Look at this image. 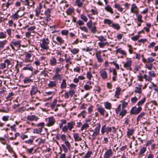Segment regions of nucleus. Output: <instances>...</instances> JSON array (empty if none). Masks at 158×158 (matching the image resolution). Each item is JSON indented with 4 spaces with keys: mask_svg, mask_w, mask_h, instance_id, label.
<instances>
[{
    "mask_svg": "<svg viewBox=\"0 0 158 158\" xmlns=\"http://www.w3.org/2000/svg\"><path fill=\"white\" fill-rule=\"evenodd\" d=\"M138 80L140 81H143V78H144L146 81H149L151 83V81L152 80V78L149 75L148 76L146 74H145L143 76H142L141 73H139V74L137 76Z\"/></svg>",
    "mask_w": 158,
    "mask_h": 158,
    "instance_id": "obj_1",
    "label": "nucleus"
},
{
    "mask_svg": "<svg viewBox=\"0 0 158 158\" xmlns=\"http://www.w3.org/2000/svg\"><path fill=\"white\" fill-rule=\"evenodd\" d=\"M86 25L91 32L93 33H96L97 30V27L95 25H93V22L91 20H90L86 23Z\"/></svg>",
    "mask_w": 158,
    "mask_h": 158,
    "instance_id": "obj_2",
    "label": "nucleus"
},
{
    "mask_svg": "<svg viewBox=\"0 0 158 158\" xmlns=\"http://www.w3.org/2000/svg\"><path fill=\"white\" fill-rule=\"evenodd\" d=\"M49 44V40L48 38H44L42 40V43L40 44V47L44 50H48Z\"/></svg>",
    "mask_w": 158,
    "mask_h": 158,
    "instance_id": "obj_3",
    "label": "nucleus"
},
{
    "mask_svg": "<svg viewBox=\"0 0 158 158\" xmlns=\"http://www.w3.org/2000/svg\"><path fill=\"white\" fill-rule=\"evenodd\" d=\"M142 108L141 106L137 108L136 106L133 107L130 111V113L132 114H138L142 110Z\"/></svg>",
    "mask_w": 158,
    "mask_h": 158,
    "instance_id": "obj_4",
    "label": "nucleus"
},
{
    "mask_svg": "<svg viewBox=\"0 0 158 158\" xmlns=\"http://www.w3.org/2000/svg\"><path fill=\"white\" fill-rule=\"evenodd\" d=\"M42 8V6L41 4H39V6H37L36 8L34 10V11L35 12V16L38 17L39 16L41 13V10Z\"/></svg>",
    "mask_w": 158,
    "mask_h": 158,
    "instance_id": "obj_5",
    "label": "nucleus"
},
{
    "mask_svg": "<svg viewBox=\"0 0 158 158\" xmlns=\"http://www.w3.org/2000/svg\"><path fill=\"white\" fill-rule=\"evenodd\" d=\"M101 51H97L95 53L96 57L98 61L100 63H101L103 61V59L101 55Z\"/></svg>",
    "mask_w": 158,
    "mask_h": 158,
    "instance_id": "obj_6",
    "label": "nucleus"
},
{
    "mask_svg": "<svg viewBox=\"0 0 158 158\" xmlns=\"http://www.w3.org/2000/svg\"><path fill=\"white\" fill-rule=\"evenodd\" d=\"M99 73L103 79H106L107 77V74L105 69H102L99 71Z\"/></svg>",
    "mask_w": 158,
    "mask_h": 158,
    "instance_id": "obj_7",
    "label": "nucleus"
},
{
    "mask_svg": "<svg viewBox=\"0 0 158 158\" xmlns=\"http://www.w3.org/2000/svg\"><path fill=\"white\" fill-rule=\"evenodd\" d=\"M97 126L95 128V131L94 132L92 136H96L99 133V131L101 127L100 123H97Z\"/></svg>",
    "mask_w": 158,
    "mask_h": 158,
    "instance_id": "obj_8",
    "label": "nucleus"
},
{
    "mask_svg": "<svg viewBox=\"0 0 158 158\" xmlns=\"http://www.w3.org/2000/svg\"><path fill=\"white\" fill-rule=\"evenodd\" d=\"M48 122L47 124V126L50 127L54 125L55 122V120L53 116L49 117L48 118Z\"/></svg>",
    "mask_w": 158,
    "mask_h": 158,
    "instance_id": "obj_9",
    "label": "nucleus"
},
{
    "mask_svg": "<svg viewBox=\"0 0 158 158\" xmlns=\"http://www.w3.org/2000/svg\"><path fill=\"white\" fill-rule=\"evenodd\" d=\"M19 11L17 10V11L14 14L12 15L11 17L14 20H17L19 18H21L24 15L23 14L21 15H19Z\"/></svg>",
    "mask_w": 158,
    "mask_h": 158,
    "instance_id": "obj_10",
    "label": "nucleus"
},
{
    "mask_svg": "<svg viewBox=\"0 0 158 158\" xmlns=\"http://www.w3.org/2000/svg\"><path fill=\"white\" fill-rule=\"evenodd\" d=\"M21 41L20 40H13L11 42V43L14 45L17 48H19L21 46Z\"/></svg>",
    "mask_w": 158,
    "mask_h": 158,
    "instance_id": "obj_11",
    "label": "nucleus"
},
{
    "mask_svg": "<svg viewBox=\"0 0 158 158\" xmlns=\"http://www.w3.org/2000/svg\"><path fill=\"white\" fill-rule=\"evenodd\" d=\"M112 154L113 152L111 149L110 148L108 149L104 154V158H109Z\"/></svg>",
    "mask_w": 158,
    "mask_h": 158,
    "instance_id": "obj_12",
    "label": "nucleus"
},
{
    "mask_svg": "<svg viewBox=\"0 0 158 158\" xmlns=\"http://www.w3.org/2000/svg\"><path fill=\"white\" fill-rule=\"evenodd\" d=\"M121 89L119 87H118L116 89L115 94L114 95V97L117 98H119V95H120Z\"/></svg>",
    "mask_w": 158,
    "mask_h": 158,
    "instance_id": "obj_13",
    "label": "nucleus"
},
{
    "mask_svg": "<svg viewBox=\"0 0 158 158\" xmlns=\"http://www.w3.org/2000/svg\"><path fill=\"white\" fill-rule=\"evenodd\" d=\"M151 83L152 84L149 86V89L152 90L154 89L156 91H158V87L157 85L153 82H151Z\"/></svg>",
    "mask_w": 158,
    "mask_h": 158,
    "instance_id": "obj_14",
    "label": "nucleus"
},
{
    "mask_svg": "<svg viewBox=\"0 0 158 158\" xmlns=\"http://www.w3.org/2000/svg\"><path fill=\"white\" fill-rule=\"evenodd\" d=\"M33 69V67L31 66V64H26V66L22 69V70H28L31 71H32Z\"/></svg>",
    "mask_w": 158,
    "mask_h": 158,
    "instance_id": "obj_15",
    "label": "nucleus"
},
{
    "mask_svg": "<svg viewBox=\"0 0 158 158\" xmlns=\"http://www.w3.org/2000/svg\"><path fill=\"white\" fill-rule=\"evenodd\" d=\"M52 79L56 81H60L61 80V76L60 74H55L52 77Z\"/></svg>",
    "mask_w": 158,
    "mask_h": 158,
    "instance_id": "obj_16",
    "label": "nucleus"
},
{
    "mask_svg": "<svg viewBox=\"0 0 158 158\" xmlns=\"http://www.w3.org/2000/svg\"><path fill=\"white\" fill-rule=\"evenodd\" d=\"M57 63H59L57 62L56 60L54 57H53L50 60V64L52 66H55Z\"/></svg>",
    "mask_w": 158,
    "mask_h": 158,
    "instance_id": "obj_17",
    "label": "nucleus"
},
{
    "mask_svg": "<svg viewBox=\"0 0 158 158\" xmlns=\"http://www.w3.org/2000/svg\"><path fill=\"white\" fill-rule=\"evenodd\" d=\"M32 88L30 91L31 94V96L33 95H35L38 92L37 88L35 86H32Z\"/></svg>",
    "mask_w": 158,
    "mask_h": 158,
    "instance_id": "obj_18",
    "label": "nucleus"
},
{
    "mask_svg": "<svg viewBox=\"0 0 158 158\" xmlns=\"http://www.w3.org/2000/svg\"><path fill=\"white\" fill-rule=\"evenodd\" d=\"M32 54L30 53H27L25 56L24 60L25 61L27 62H30L31 61L30 58L31 57Z\"/></svg>",
    "mask_w": 158,
    "mask_h": 158,
    "instance_id": "obj_19",
    "label": "nucleus"
},
{
    "mask_svg": "<svg viewBox=\"0 0 158 158\" xmlns=\"http://www.w3.org/2000/svg\"><path fill=\"white\" fill-rule=\"evenodd\" d=\"M98 45L99 48H103L104 47L106 44L107 45H109V44L107 42H100L98 43Z\"/></svg>",
    "mask_w": 158,
    "mask_h": 158,
    "instance_id": "obj_20",
    "label": "nucleus"
},
{
    "mask_svg": "<svg viewBox=\"0 0 158 158\" xmlns=\"http://www.w3.org/2000/svg\"><path fill=\"white\" fill-rule=\"evenodd\" d=\"M67 127L69 130L71 131L73 127V126L75 125V123L74 122H70L67 123Z\"/></svg>",
    "mask_w": 158,
    "mask_h": 158,
    "instance_id": "obj_21",
    "label": "nucleus"
},
{
    "mask_svg": "<svg viewBox=\"0 0 158 158\" xmlns=\"http://www.w3.org/2000/svg\"><path fill=\"white\" fill-rule=\"evenodd\" d=\"M132 64V61L130 60H127L126 62L124 64V68H129L131 66Z\"/></svg>",
    "mask_w": 158,
    "mask_h": 158,
    "instance_id": "obj_22",
    "label": "nucleus"
},
{
    "mask_svg": "<svg viewBox=\"0 0 158 158\" xmlns=\"http://www.w3.org/2000/svg\"><path fill=\"white\" fill-rule=\"evenodd\" d=\"M105 9L107 11L110 13L111 14L114 13V11L112 8L109 5H107L105 7Z\"/></svg>",
    "mask_w": 158,
    "mask_h": 158,
    "instance_id": "obj_23",
    "label": "nucleus"
},
{
    "mask_svg": "<svg viewBox=\"0 0 158 158\" xmlns=\"http://www.w3.org/2000/svg\"><path fill=\"white\" fill-rule=\"evenodd\" d=\"M73 137L74 139V140L76 142L81 141L82 139L79 136L78 134L77 133L74 134Z\"/></svg>",
    "mask_w": 158,
    "mask_h": 158,
    "instance_id": "obj_24",
    "label": "nucleus"
},
{
    "mask_svg": "<svg viewBox=\"0 0 158 158\" xmlns=\"http://www.w3.org/2000/svg\"><path fill=\"white\" fill-rule=\"evenodd\" d=\"M66 80L63 79L60 85V88L61 89H65L67 86V83L66 82Z\"/></svg>",
    "mask_w": 158,
    "mask_h": 158,
    "instance_id": "obj_25",
    "label": "nucleus"
},
{
    "mask_svg": "<svg viewBox=\"0 0 158 158\" xmlns=\"http://www.w3.org/2000/svg\"><path fill=\"white\" fill-rule=\"evenodd\" d=\"M57 82L55 81H50V83L48 84V86L49 87L52 88L55 87L56 86Z\"/></svg>",
    "mask_w": 158,
    "mask_h": 158,
    "instance_id": "obj_26",
    "label": "nucleus"
},
{
    "mask_svg": "<svg viewBox=\"0 0 158 158\" xmlns=\"http://www.w3.org/2000/svg\"><path fill=\"white\" fill-rule=\"evenodd\" d=\"M104 23L105 24H107L110 27H111V25H112L113 23V21L109 19H105L104 20Z\"/></svg>",
    "mask_w": 158,
    "mask_h": 158,
    "instance_id": "obj_27",
    "label": "nucleus"
},
{
    "mask_svg": "<svg viewBox=\"0 0 158 158\" xmlns=\"http://www.w3.org/2000/svg\"><path fill=\"white\" fill-rule=\"evenodd\" d=\"M56 40L57 41L60 43V45L64 44V40L62 39L59 36H57Z\"/></svg>",
    "mask_w": 158,
    "mask_h": 158,
    "instance_id": "obj_28",
    "label": "nucleus"
},
{
    "mask_svg": "<svg viewBox=\"0 0 158 158\" xmlns=\"http://www.w3.org/2000/svg\"><path fill=\"white\" fill-rule=\"evenodd\" d=\"M116 52L117 53H120V54L123 55H126V52L124 50H122V48H118L116 50Z\"/></svg>",
    "mask_w": 158,
    "mask_h": 158,
    "instance_id": "obj_29",
    "label": "nucleus"
},
{
    "mask_svg": "<svg viewBox=\"0 0 158 158\" xmlns=\"http://www.w3.org/2000/svg\"><path fill=\"white\" fill-rule=\"evenodd\" d=\"M74 12V8H69L66 11L67 15H70Z\"/></svg>",
    "mask_w": 158,
    "mask_h": 158,
    "instance_id": "obj_30",
    "label": "nucleus"
},
{
    "mask_svg": "<svg viewBox=\"0 0 158 158\" xmlns=\"http://www.w3.org/2000/svg\"><path fill=\"white\" fill-rule=\"evenodd\" d=\"M111 27L117 30H119L120 28V27L118 23L115 24L113 23L112 24Z\"/></svg>",
    "mask_w": 158,
    "mask_h": 158,
    "instance_id": "obj_31",
    "label": "nucleus"
},
{
    "mask_svg": "<svg viewBox=\"0 0 158 158\" xmlns=\"http://www.w3.org/2000/svg\"><path fill=\"white\" fill-rule=\"evenodd\" d=\"M75 3L78 7H81L83 5V2L80 0H76Z\"/></svg>",
    "mask_w": 158,
    "mask_h": 158,
    "instance_id": "obj_32",
    "label": "nucleus"
},
{
    "mask_svg": "<svg viewBox=\"0 0 158 158\" xmlns=\"http://www.w3.org/2000/svg\"><path fill=\"white\" fill-rule=\"evenodd\" d=\"M138 8L136 6V4L135 3L131 5V12H134V10H137L138 9Z\"/></svg>",
    "mask_w": 158,
    "mask_h": 158,
    "instance_id": "obj_33",
    "label": "nucleus"
},
{
    "mask_svg": "<svg viewBox=\"0 0 158 158\" xmlns=\"http://www.w3.org/2000/svg\"><path fill=\"white\" fill-rule=\"evenodd\" d=\"M145 114V113L142 112H141L139 115L138 116L137 118V122H138L140 119V118H142L143 116H144Z\"/></svg>",
    "mask_w": 158,
    "mask_h": 158,
    "instance_id": "obj_34",
    "label": "nucleus"
},
{
    "mask_svg": "<svg viewBox=\"0 0 158 158\" xmlns=\"http://www.w3.org/2000/svg\"><path fill=\"white\" fill-rule=\"evenodd\" d=\"M20 1L24 5L29 6L30 5V2L29 0H20Z\"/></svg>",
    "mask_w": 158,
    "mask_h": 158,
    "instance_id": "obj_35",
    "label": "nucleus"
},
{
    "mask_svg": "<svg viewBox=\"0 0 158 158\" xmlns=\"http://www.w3.org/2000/svg\"><path fill=\"white\" fill-rule=\"evenodd\" d=\"M114 7L118 9V10L121 12H122L123 10V8L121 7L120 5L117 3L115 4L114 5Z\"/></svg>",
    "mask_w": 158,
    "mask_h": 158,
    "instance_id": "obj_36",
    "label": "nucleus"
},
{
    "mask_svg": "<svg viewBox=\"0 0 158 158\" xmlns=\"http://www.w3.org/2000/svg\"><path fill=\"white\" fill-rule=\"evenodd\" d=\"M42 131V128H35L34 129L33 133H36L37 134L40 133Z\"/></svg>",
    "mask_w": 158,
    "mask_h": 158,
    "instance_id": "obj_37",
    "label": "nucleus"
},
{
    "mask_svg": "<svg viewBox=\"0 0 158 158\" xmlns=\"http://www.w3.org/2000/svg\"><path fill=\"white\" fill-rule=\"evenodd\" d=\"M104 106L105 108L106 109L110 110L111 108V104L108 102L105 103Z\"/></svg>",
    "mask_w": 158,
    "mask_h": 158,
    "instance_id": "obj_38",
    "label": "nucleus"
},
{
    "mask_svg": "<svg viewBox=\"0 0 158 158\" xmlns=\"http://www.w3.org/2000/svg\"><path fill=\"white\" fill-rule=\"evenodd\" d=\"M98 110L101 115H104V112L105 111V110L104 108L99 107L98 108Z\"/></svg>",
    "mask_w": 158,
    "mask_h": 158,
    "instance_id": "obj_39",
    "label": "nucleus"
},
{
    "mask_svg": "<svg viewBox=\"0 0 158 158\" xmlns=\"http://www.w3.org/2000/svg\"><path fill=\"white\" fill-rule=\"evenodd\" d=\"M36 116L34 115H28L27 117V119L29 120L33 121L36 118Z\"/></svg>",
    "mask_w": 158,
    "mask_h": 158,
    "instance_id": "obj_40",
    "label": "nucleus"
},
{
    "mask_svg": "<svg viewBox=\"0 0 158 158\" xmlns=\"http://www.w3.org/2000/svg\"><path fill=\"white\" fill-rule=\"evenodd\" d=\"M51 9H47L44 12V14L46 16H51L50 13L51 11Z\"/></svg>",
    "mask_w": 158,
    "mask_h": 158,
    "instance_id": "obj_41",
    "label": "nucleus"
},
{
    "mask_svg": "<svg viewBox=\"0 0 158 158\" xmlns=\"http://www.w3.org/2000/svg\"><path fill=\"white\" fill-rule=\"evenodd\" d=\"M155 60V59L151 57H149L148 58L147 60L146 59V63H152L154 62Z\"/></svg>",
    "mask_w": 158,
    "mask_h": 158,
    "instance_id": "obj_42",
    "label": "nucleus"
},
{
    "mask_svg": "<svg viewBox=\"0 0 158 158\" xmlns=\"http://www.w3.org/2000/svg\"><path fill=\"white\" fill-rule=\"evenodd\" d=\"M148 74L151 77H154L156 76V74L153 71H150L148 72Z\"/></svg>",
    "mask_w": 158,
    "mask_h": 158,
    "instance_id": "obj_43",
    "label": "nucleus"
},
{
    "mask_svg": "<svg viewBox=\"0 0 158 158\" xmlns=\"http://www.w3.org/2000/svg\"><path fill=\"white\" fill-rule=\"evenodd\" d=\"M79 51V50L78 48H73L71 50L70 52L73 54L75 55L76 54L78 53Z\"/></svg>",
    "mask_w": 158,
    "mask_h": 158,
    "instance_id": "obj_44",
    "label": "nucleus"
},
{
    "mask_svg": "<svg viewBox=\"0 0 158 158\" xmlns=\"http://www.w3.org/2000/svg\"><path fill=\"white\" fill-rule=\"evenodd\" d=\"M80 18L83 21L85 22H86L88 21V18L85 15L82 14L80 15Z\"/></svg>",
    "mask_w": 158,
    "mask_h": 158,
    "instance_id": "obj_45",
    "label": "nucleus"
},
{
    "mask_svg": "<svg viewBox=\"0 0 158 158\" xmlns=\"http://www.w3.org/2000/svg\"><path fill=\"white\" fill-rule=\"evenodd\" d=\"M31 81H32V80L30 79V78L28 77H25L23 80L24 83L25 84L30 83Z\"/></svg>",
    "mask_w": 158,
    "mask_h": 158,
    "instance_id": "obj_46",
    "label": "nucleus"
},
{
    "mask_svg": "<svg viewBox=\"0 0 158 158\" xmlns=\"http://www.w3.org/2000/svg\"><path fill=\"white\" fill-rule=\"evenodd\" d=\"M97 38H98V40L100 42H105L106 40V39L104 38L102 35L98 36Z\"/></svg>",
    "mask_w": 158,
    "mask_h": 158,
    "instance_id": "obj_47",
    "label": "nucleus"
},
{
    "mask_svg": "<svg viewBox=\"0 0 158 158\" xmlns=\"http://www.w3.org/2000/svg\"><path fill=\"white\" fill-rule=\"evenodd\" d=\"M4 62H5V64H7V66L8 67H11V62L9 59H6L4 61Z\"/></svg>",
    "mask_w": 158,
    "mask_h": 158,
    "instance_id": "obj_48",
    "label": "nucleus"
},
{
    "mask_svg": "<svg viewBox=\"0 0 158 158\" xmlns=\"http://www.w3.org/2000/svg\"><path fill=\"white\" fill-rule=\"evenodd\" d=\"M57 101L56 99H54L53 102L51 103V107L52 109H53L55 106L56 105Z\"/></svg>",
    "mask_w": 158,
    "mask_h": 158,
    "instance_id": "obj_49",
    "label": "nucleus"
},
{
    "mask_svg": "<svg viewBox=\"0 0 158 158\" xmlns=\"http://www.w3.org/2000/svg\"><path fill=\"white\" fill-rule=\"evenodd\" d=\"M145 67L149 70H151L153 67V65L152 63H150L148 64H146Z\"/></svg>",
    "mask_w": 158,
    "mask_h": 158,
    "instance_id": "obj_50",
    "label": "nucleus"
},
{
    "mask_svg": "<svg viewBox=\"0 0 158 158\" xmlns=\"http://www.w3.org/2000/svg\"><path fill=\"white\" fill-rule=\"evenodd\" d=\"M64 143L68 148V149L69 150H70L71 149V144L68 141H66L64 142Z\"/></svg>",
    "mask_w": 158,
    "mask_h": 158,
    "instance_id": "obj_51",
    "label": "nucleus"
},
{
    "mask_svg": "<svg viewBox=\"0 0 158 158\" xmlns=\"http://www.w3.org/2000/svg\"><path fill=\"white\" fill-rule=\"evenodd\" d=\"M7 41L6 40H5L2 41L0 42V48H1L2 49L4 45L6 43Z\"/></svg>",
    "mask_w": 158,
    "mask_h": 158,
    "instance_id": "obj_52",
    "label": "nucleus"
},
{
    "mask_svg": "<svg viewBox=\"0 0 158 158\" xmlns=\"http://www.w3.org/2000/svg\"><path fill=\"white\" fill-rule=\"evenodd\" d=\"M69 33V31L67 30H64L61 31V33L63 35H68Z\"/></svg>",
    "mask_w": 158,
    "mask_h": 158,
    "instance_id": "obj_53",
    "label": "nucleus"
},
{
    "mask_svg": "<svg viewBox=\"0 0 158 158\" xmlns=\"http://www.w3.org/2000/svg\"><path fill=\"white\" fill-rule=\"evenodd\" d=\"M92 77V75L90 71L88 72L86 74V77L88 79L91 80V78Z\"/></svg>",
    "mask_w": 158,
    "mask_h": 158,
    "instance_id": "obj_54",
    "label": "nucleus"
},
{
    "mask_svg": "<svg viewBox=\"0 0 158 158\" xmlns=\"http://www.w3.org/2000/svg\"><path fill=\"white\" fill-rule=\"evenodd\" d=\"M146 150V148L145 147H143L139 151V154L140 155H142L144 153Z\"/></svg>",
    "mask_w": 158,
    "mask_h": 158,
    "instance_id": "obj_55",
    "label": "nucleus"
},
{
    "mask_svg": "<svg viewBox=\"0 0 158 158\" xmlns=\"http://www.w3.org/2000/svg\"><path fill=\"white\" fill-rule=\"evenodd\" d=\"M128 131L127 132V135L128 136H129L132 135L133 131H134V129H128Z\"/></svg>",
    "mask_w": 158,
    "mask_h": 158,
    "instance_id": "obj_56",
    "label": "nucleus"
},
{
    "mask_svg": "<svg viewBox=\"0 0 158 158\" xmlns=\"http://www.w3.org/2000/svg\"><path fill=\"white\" fill-rule=\"evenodd\" d=\"M84 88L85 90H90L92 88V86L91 85H89V84H85L84 86Z\"/></svg>",
    "mask_w": 158,
    "mask_h": 158,
    "instance_id": "obj_57",
    "label": "nucleus"
},
{
    "mask_svg": "<svg viewBox=\"0 0 158 158\" xmlns=\"http://www.w3.org/2000/svg\"><path fill=\"white\" fill-rule=\"evenodd\" d=\"M137 20L138 22H140L141 23H143V21L142 20V16L141 15H138L137 17Z\"/></svg>",
    "mask_w": 158,
    "mask_h": 158,
    "instance_id": "obj_58",
    "label": "nucleus"
},
{
    "mask_svg": "<svg viewBox=\"0 0 158 158\" xmlns=\"http://www.w3.org/2000/svg\"><path fill=\"white\" fill-rule=\"evenodd\" d=\"M135 91L136 93L140 94L142 92V89L140 87H136L135 88Z\"/></svg>",
    "mask_w": 158,
    "mask_h": 158,
    "instance_id": "obj_59",
    "label": "nucleus"
},
{
    "mask_svg": "<svg viewBox=\"0 0 158 158\" xmlns=\"http://www.w3.org/2000/svg\"><path fill=\"white\" fill-rule=\"evenodd\" d=\"M62 69V67H56L55 69V74H59V73Z\"/></svg>",
    "mask_w": 158,
    "mask_h": 158,
    "instance_id": "obj_60",
    "label": "nucleus"
},
{
    "mask_svg": "<svg viewBox=\"0 0 158 158\" xmlns=\"http://www.w3.org/2000/svg\"><path fill=\"white\" fill-rule=\"evenodd\" d=\"M92 152L91 151L88 152L85 154V156L84 157V158H89L91 155Z\"/></svg>",
    "mask_w": 158,
    "mask_h": 158,
    "instance_id": "obj_61",
    "label": "nucleus"
},
{
    "mask_svg": "<svg viewBox=\"0 0 158 158\" xmlns=\"http://www.w3.org/2000/svg\"><path fill=\"white\" fill-rule=\"evenodd\" d=\"M89 127V125L87 123H84L82 126L81 130L83 131L84 129L88 128Z\"/></svg>",
    "mask_w": 158,
    "mask_h": 158,
    "instance_id": "obj_62",
    "label": "nucleus"
},
{
    "mask_svg": "<svg viewBox=\"0 0 158 158\" xmlns=\"http://www.w3.org/2000/svg\"><path fill=\"white\" fill-rule=\"evenodd\" d=\"M140 36L139 35H137L133 37H132L131 38V39L134 41H136L139 38Z\"/></svg>",
    "mask_w": 158,
    "mask_h": 158,
    "instance_id": "obj_63",
    "label": "nucleus"
},
{
    "mask_svg": "<svg viewBox=\"0 0 158 158\" xmlns=\"http://www.w3.org/2000/svg\"><path fill=\"white\" fill-rule=\"evenodd\" d=\"M126 110H123L119 113V115H121L122 117H123L126 114Z\"/></svg>",
    "mask_w": 158,
    "mask_h": 158,
    "instance_id": "obj_64",
    "label": "nucleus"
}]
</instances>
